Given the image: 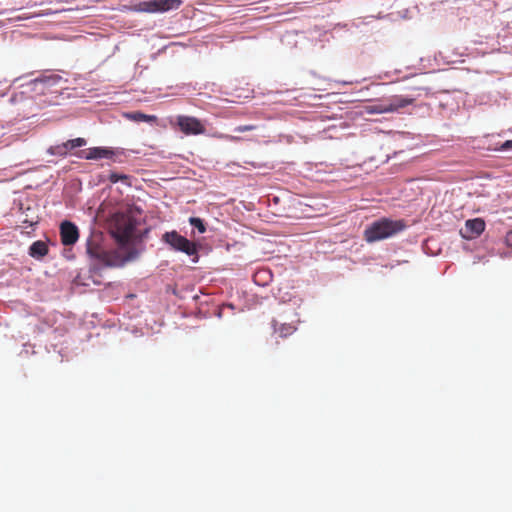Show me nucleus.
<instances>
[{"label":"nucleus","instance_id":"f257e3e1","mask_svg":"<svg viewBox=\"0 0 512 512\" xmlns=\"http://www.w3.org/2000/svg\"><path fill=\"white\" fill-rule=\"evenodd\" d=\"M406 228L404 220H391L381 218L372 222L364 230V239L368 243H374L390 238Z\"/></svg>","mask_w":512,"mask_h":512},{"label":"nucleus","instance_id":"f03ea898","mask_svg":"<svg viewBox=\"0 0 512 512\" xmlns=\"http://www.w3.org/2000/svg\"><path fill=\"white\" fill-rule=\"evenodd\" d=\"M137 221L125 213H116L111 223V232L121 244L128 243L134 235Z\"/></svg>","mask_w":512,"mask_h":512},{"label":"nucleus","instance_id":"7ed1b4c3","mask_svg":"<svg viewBox=\"0 0 512 512\" xmlns=\"http://www.w3.org/2000/svg\"><path fill=\"white\" fill-rule=\"evenodd\" d=\"M162 239L164 242L169 244L173 249L184 252L185 254L192 256L197 255V246L194 242H191L184 236L180 235L176 231L166 232Z\"/></svg>","mask_w":512,"mask_h":512},{"label":"nucleus","instance_id":"20e7f679","mask_svg":"<svg viewBox=\"0 0 512 512\" xmlns=\"http://www.w3.org/2000/svg\"><path fill=\"white\" fill-rule=\"evenodd\" d=\"M182 4L181 0H151L138 5V11L155 13L166 12L178 9Z\"/></svg>","mask_w":512,"mask_h":512},{"label":"nucleus","instance_id":"39448f33","mask_svg":"<svg viewBox=\"0 0 512 512\" xmlns=\"http://www.w3.org/2000/svg\"><path fill=\"white\" fill-rule=\"evenodd\" d=\"M176 124L185 135H200L205 133V127L202 122L192 116L179 115L176 118Z\"/></svg>","mask_w":512,"mask_h":512},{"label":"nucleus","instance_id":"423d86ee","mask_svg":"<svg viewBox=\"0 0 512 512\" xmlns=\"http://www.w3.org/2000/svg\"><path fill=\"white\" fill-rule=\"evenodd\" d=\"M60 237L64 246L74 245L79 238V230L74 223L64 221L60 225Z\"/></svg>","mask_w":512,"mask_h":512},{"label":"nucleus","instance_id":"0eeeda50","mask_svg":"<svg viewBox=\"0 0 512 512\" xmlns=\"http://www.w3.org/2000/svg\"><path fill=\"white\" fill-rule=\"evenodd\" d=\"M87 253L90 257L97 259L105 265H111L110 254L94 239L87 241Z\"/></svg>","mask_w":512,"mask_h":512},{"label":"nucleus","instance_id":"6e6552de","mask_svg":"<svg viewBox=\"0 0 512 512\" xmlns=\"http://www.w3.org/2000/svg\"><path fill=\"white\" fill-rule=\"evenodd\" d=\"M415 100V97L393 95L386 99L388 111L389 113L398 112L400 109H403L409 105L414 104Z\"/></svg>","mask_w":512,"mask_h":512},{"label":"nucleus","instance_id":"1a4fd4ad","mask_svg":"<svg viewBox=\"0 0 512 512\" xmlns=\"http://www.w3.org/2000/svg\"><path fill=\"white\" fill-rule=\"evenodd\" d=\"M485 229V222L480 218L467 220L465 223V231L463 236L472 239L479 236Z\"/></svg>","mask_w":512,"mask_h":512},{"label":"nucleus","instance_id":"9d476101","mask_svg":"<svg viewBox=\"0 0 512 512\" xmlns=\"http://www.w3.org/2000/svg\"><path fill=\"white\" fill-rule=\"evenodd\" d=\"M114 155V152L109 148L104 147H92L83 151L82 158L87 160H95L102 158H111Z\"/></svg>","mask_w":512,"mask_h":512},{"label":"nucleus","instance_id":"9b49d317","mask_svg":"<svg viewBox=\"0 0 512 512\" xmlns=\"http://www.w3.org/2000/svg\"><path fill=\"white\" fill-rule=\"evenodd\" d=\"M274 333L278 334L281 338H286L296 331V326L288 323L278 324L277 320H272Z\"/></svg>","mask_w":512,"mask_h":512},{"label":"nucleus","instance_id":"f8f14e48","mask_svg":"<svg viewBox=\"0 0 512 512\" xmlns=\"http://www.w3.org/2000/svg\"><path fill=\"white\" fill-rule=\"evenodd\" d=\"M48 254V246L45 242L38 240L32 243L29 248V255L36 259H41Z\"/></svg>","mask_w":512,"mask_h":512},{"label":"nucleus","instance_id":"ddd939ff","mask_svg":"<svg viewBox=\"0 0 512 512\" xmlns=\"http://www.w3.org/2000/svg\"><path fill=\"white\" fill-rule=\"evenodd\" d=\"M123 116L134 122H156L157 117L155 115H147L140 111H134V112H126L123 114Z\"/></svg>","mask_w":512,"mask_h":512},{"label":"nucleus","instance_id":"4468645a","mask_svg":"<svg viewBox=\"0 0 512 512\" xmlns=\"http://www.w3.org/2000/svg\"><path fill=\"white\" fill-rule=\"evenodd\" d=\"M366 111L370 114L389 113L386 99L381 100L379 103L367 106Z\"/></svg>","mask_w":512,"mask_h":512},{"label":"nucleus","instance_id":"2eb2a0df","mask_svg":"<svg viewBox=\"0 0 512 512\" xmlns=\"http://www.w3.org/2000/svg\"><path fill=\"white\" fill-rule=\"evenodd\" d=\"M62 80V77L58 74H51L49 76H44L43 78L39 79L40 82L53 86L58 84Z\"/></svg>","mask_w":512,"mask_h":512},{"label":"nucleus","instance_id":"dca6fc26","mask_svg":"<svg viewBox=\"0 0 512 512\" xmlns=\"http://www.w3.org/2000/svg\"><path fill=\"white\" fill-rule=\"evenodd\" d=\"M86 143L87 142L84 138L79 137V138L68 140L67 142H65V145L68 148V150H72L77 147L85 146Z\"/></svg>","mask_w":512,"mask_h":512},{"label":"nucleus","instance_id":"f3484780","mask_svg":"<svg viewBox=\"0 0 512 512\" xmlns=\"http://www.w3.org/2000/svg\"><path fill=\"white\" fill-rule=\"evenodd\" d=\"M68 148L66 147L65 143H62L60 145L53 146L49 149V152L53 155H59V156H65L68 153Z\"/></svg>","mask_w":512,"mask_h":512},{"label":"nucleus","instance_id":"a211bd4d","mask_svg":"<svg viewBox=\"0 0 512 512\" xmlns=\"http://www.w3.org/2000/svg\"><path fill=\"white\" fill-rule=\"evenodd\" d=\"M189 223L193 227H195L199 231V233H204L206 231V226H205L203 220L198 217H191L189 219Z\"/></svg>","mask_w":512,"mask_h":512},{"label":"nucleus","instance_id":"6ab92c4d","mask_svg":"<svg viewBox=\"0 0 512 512\" xmlns=\"http://www.w3.org/2000/svg\"><path fill=\"white\" fill-rule=\"evenodd\" d=\"M109 180L111 183H117L118 181H127L128 176L125 174L111 173L109 175Z\"/></svg>","mask_w":512,"mask_h":512},{"label":"nucleus","instance_id":"aec40b11","mask_svg":"<svg viewBox=\"0 0 512 512\" xmlns=\"http://www.w3.org/2000/svg\"><path fill=\"white\" fill-rule=\"evenodd\" d=\"M255 129H256V126H254V125H240V126H237L234 130H235V132L243 133V132H248V131H252Z\"/></svg>","mask_w":512,"mask_h":512},{"label":"nucleus","instance_id":"412c9836","mask_svg":"<svg viewBox=\"0 0 512 512\" xmlns=\"http://www.w3.org/2000/svg\"><path fill=\"white\" fill-rule=\"evenodd\" d=\"M219 138L221 139H225L227 141H232V142H235V141H239L240 138L239 137H236V136H232V135H224V134H221L218 136Z\"/></svg>","mask_w":512,"mask_h":512},{"label":"nucleus","instance_id":"4be33fe9","mask_svg":"<svg viewBox=\"0 0 512 512\" xmlns=\"http://www.w3.org/2000/svg\"><path fill=\"white\" fill-rule=\"evenodd\" d=\"M500 150H501V151H508V150H512V140H507L506 142H504V143L501 145Z\"/></svg>","mask_w":512,"mask_h":512},{"label":"nucleus","instance_id":"5701e85b","mask_svg":"<svg viewBox=\"0 0 512 512\" xmlns=\"http://www.w3.org/2000/svg\"><path fill=\"white\" fill-rule=\"evenodd\" d=\"M505 243L507 244V246L512 247V230L507 232L505 236Z\"/></svg>","mask_w":512,"mask_h":512}]
</instances>
